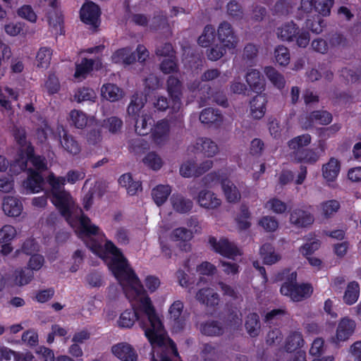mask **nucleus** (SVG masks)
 I'll list each match as a JSON object with an SVG mask.
<instances>
[{
    "label": "nucleus",
    "mask_w": 361,
    "mask_h": 361,
    "mask_svg": "<svg viewBox=\"0 0 361 361\" xmlns=\"http://www.w3.org/2000/svg\"><path fill=\"white\" fill-rule=\"evenodd\" d=\"M16 99L17 94L12 89H0V104L6 109H11L10 99Z\"/></svg>",
    "instance_id": "nucleus-55"
},
{
    "label": "nucleus",
    "mask_w": 361,
    "mask_h": 361,
    "mask_svg": "<svg viewBox=\"0 0 361 361\" xmlns=\"http://www.w3.org/2000/svg\"><path fill=\"white\" fill-rule=\"evenodd\" d=\"M194 147L208 157H212L219 152V147L216 142L206 137L197 140Z\"/></svg>",
    "instance_id": "nucleus-26"
},
{
    "label": "nucleus",
    "mask_w": 361,
    "mask_h": 361,
    "mask_svg": "<svg viewBox=\"0 0 361 361\" xmlns=\"http://www.w3.org/2000/svg\"><path fill=\"white\" fill-rule=\"evenodd\" d=\"M333 4L334 0H314V8L322 16H327L330 14Z\"/></svg>",
    "instance_id": "nucleus-59"
},
{
    "label": "nucleus",
    "mask_w": 361,
    "mask_h": 361,
    "mask_svg": "<svg viewBox=\"0 0 361 361\" xmlns=\"http://www.w3.org/2000/svg\"><path fill=\"white\" fill-rule=\"evenodd\" d=\"M320 156L318 152L312 149H305L294 152L291 155V158L296 162L314 164L319 159Z\"/></svg>",
    "instance_id": "nucleus-22"
},
{
    "label": "nucleus",
    "mask_w": 361,
    "mask_h": 361,
    "mask_svg": "<svg viewBox=\"0 0 361 361\" xmlns=\"http://www.w3.org/2000/svg\"><path fill=\"white\" fill-rule=\"evenodd\" d=\"M321 214L328 219L334 216L340 209V203L336 200L324 201L319 206Z\"/></svg>",
    "instance_id": "nucleus-40"
},
{
    "label": "nucleus",
    "mask_w": 361,
    "mask_h": 361,
    "mask_svg": "<svg viewBox=\"0 0 361 361\" xmlns=\"http://www.w3.org/2000/svg\"><path fill=\"white\" fill-rule=\"evenodd\" d=\"M214 39V28L211 25L205 26L202 34L198 38V44L203 47H208Z\"/></svg>",
    "instance_id": "nucleus-58"
},
{
    "label": "nucleus",
    "mask_w": 361,
    "mask_h": 361,
    "mask_svg": "<svg viewBox=\"0 0 361 361\" xmlns=\"http://www.w3.org/2000/svg\"><path fill=\"white\" fill-rule=\"evenodd\" d=\"M111 352L120 361H137L138 359L133 347L126 342L114 345L111 347Z\"/></svg>",
    "instance_id": "nucleus-11"
},
{
    "label": "nucleus",
    "mask_w": 361,
    "mask_h": 361,
    "mask_svg": "<svg viewBox=\"0 0 361 361\" xmlns=\"http://www.w3.org/2000/svg\"><path fill=\"white\" fill-rule=\"evenodd\" d=\"M298 27L293 22H288L278 27L276 31L277 37L283 41H293L298 33Z\"/></svg>",
    "instance_id": "nucleus-31"
},
{
    "label": "nucleus",
    "mask_w": 361,
    "mask_h": 361,
    "mask_svg": "<svg viewBox=\"0 0 361 361\" xmlns=\"http://www.w3.org/2000/svg\"><path fill=\"white\" fill-rule=\"evenodd\" d=\"M193 238V231L185 227H178L173 229L169 235L171 241L175 242L177 245L185 252L191 250L190 245L188 243Z\"/></svg>",
    "instance_id": "nucleus-10"
},
{
    "label": "nucleus",
    "mask_w": 361,
    "mask_h": 361,
    "mask_svg": "<svg viewBox=\"0 0 361 361\" xmlns=\"http://www.w3.org/2000/svg\"><path fill=\"white\" fill-rule=\"evenodd\" d=\"M313 221L312 215L301 209H293L290 215V224L298 228L307 226L312 224Z\"/></svg>",
    "instance_id": "nucleus-20"
},
{
    "label": "nucleus",
    "mask_w": 361,
    "mask_h": 361,
    "mask_svg": "<svg viewBox=\"0 0 361 361\" xmlns=\"http://www.w3.org/2000/svg\"><path fill=\"white\" fill-rule=\"evenodd\" d=\"M360 288L357 283L350 282L345 291L343 300L348 305H353L359 298Z\"/></svg>",
    "instance_id": "nucleus-43"
},
{
    "label": "nucleus",
    "mask_w": 361,
    "mask_h": 361,
    "mask_svg": "<svg viewBox=\"0 0 361 361\" xmlns=\"http://www.w3.org/2000/svg\"><path fill=\"white\" fill-rule=\"evenodd\" d=\"M17 231L14 226L5 225L0 229V243H8L16 236Z\"/></svg>",
    "instance_id": "nucleus-62"
},
{
    "label": "nucleus",
    "mask_w": 361,
    "mask_h": 361,
    "mask_svg": "<svg viewBox=\"0 0 361 361\" xmlns=\"http://www.w3.org/2000/svg\"><path fill=\"white\" fill-rule=\"evenodd\" d=\"M217 37L221 44L228 49H234L239 42L231 24L226 21L221 23L218 26Z\"/></svg>",
    "instance_id": "nucleus-7"
},
{
    "label": "nucleus",
    "mask_w": 361,
    "mask_h": 361,
    "mask_svg": "<svg viewBox=\"0 0 361 361\" xmlns=\"http://www.w3.org/2000/svg\"><path fill=\"white\" fill-rule=\"evenodd\" d=\"M309 122H302L303 128L307 129L314 124L327 125L332 121L331 115L326 111H317L310 114Z\"/></svg>",
    "instance_id": "nucleus-29"
},
{
    "label": "nucleus",
    "mask_w": 361,
    "mask_h": 361,
    "mask_svg": "<svg viewBox=\"0 0 361 361\" xmlns=\"http://www.w3.org/2000/svg\"><path fill=\"white\" fill-rule=\"evenodd\" d=\"M52 51L47 47H42L36 56L37 66L41 68H47L50 64Z\"/></svg>",
    "instance_id": "nucleus-50"
},
{
    "label": "nucleus",
    "mask_w": 361,
    "mask_h": 361,
    "mask_svg": "<svg viewBox=\"0 0 361 361\" xmlns=\"http://www.w3.org/2000/svg\"><path fill=\"white\" fill-rule=\"evenodd\" d=\"M180 173L185 178L197 176V170L194 160H188L183 162L180 168Z\"/></svg>",
    "instance_id": "nucleus-60"
},
{
    "label": "nucleus",
    "mask_w": 361,
    "mask_h": 361,
    "mask_svg": "<svg viewBox=\"0 0 361 361\" xmlns=\"http://www.w3.org/2000/svg\"><path fill=\"white\" fill-rule=\"evenodd\" d=\"M75 99L80 103L84 102H94L97 99L96 92L91 88L82 87L78 89L74 94Z\"/></svg>",
    "instance_id": "nucleus-48"
},
{
    "label": "nucleus",
    "mask_w": 361,
    "mask_h": 361,
    "mask_svg": "<svg viewBox=\"0 0 361 361\" xmlns=\"http://www.w3.org/2000/svg\"><path fill=\"white\" fill-rule=\"evenodd\" d=\"M276 61L280 66H286L290 62V54L288 49L284 46H279L274 51Z\"/></svg>",
    "instance_id": "nucleus-57"
},
{
    "label": "nucleus",
    "mask_w": 361,
    "mask_h": 361,
    "mask_svg": "<svg viewBox=\"0 0 361 361\" xmlns=\"http://www.w3.org/2000/svg\"><path fill=\"white\" fill-rule=\"evenodd\" d=\"M127 11L128 13V19L130 22L140 26H146L149 24V20L148 18L142 13H136L133 4H128Z\"/></svg>",
    "instance_id": "nucleus-44"
},
{
    "label": "nucleus",
    "mask_w": 361,
    "mask_h": 361,
    "mask_svg": "<svg viewBox=\"0 0 361 361\" xmlns=\"http://www.w3.org/2000/svg\"><path fill=\"white\" fill-rule=\"evenodd\" d=\"M312 137L309 134H303L295 137L288 141V145L290 149H294L295 152L302 149V147H306L311 143Z\"/></svg>",
    "instance_id": "nucleus-52"
},
{
    "label": "nucleus",
    "mask_w": 361,
    "mask_h": 361,
    "mask_svg": "<svg viewBox=\"0 0 361 361\" xmlns=\"http://www.w3.org/2000/svg\"><path fill=\"white\" fill-rule=\"evenodd\" d=\"M183 303L180 300H176L169 309V320L175 332L183 330L187 324V317L183 313Z\"/></svg>",
    "instance_id": "nucleus-5"
},
{
    "label": "nucleus",
    "mask_w": 361,
    "mask_h": 361,
    "mask_svg": "<svg viewBox=\"0 0 361 361\" xmlns=\"http://www.w3.org/2000/svg\"><path fill=\"white\" fill-rule=\"evenodd\" d=\"M259 253L267 264H275L281 258V255L276 252L272 245L269 243H265L261 247Z\"/></svg>",
    "instance_id": "nucleus-34"
},
{
    "label": "nucleus",
    "mask_w": 361,
    "mask_h": 361,
    "mask_svg": "<svg viewBox=\"0 0 361 361\" xmlns=\"http://www.w3.org/2000/svg\"><path fill=\"white\" fill-rule=\"evenodd\" d=\"M84 178V172L70 171L66 175V179L51 173L47 180L50 186L52 203L59 209L86 246L93 253L104 255L100 247H104V244L109 240L98 226L92 224L90 219L82 214L81 209L75 204L71 195L63 189L66 182L74 184Z\"/></svg>",
    "instance_id": "nucleus-1"
},
{
    "label": "nucleus",
    "mask_w": 361,
    "mask_h": 361,
    "mask_svg": "<svg viewBox=\"0 0 361 361\" xmlns=\"http://www.w3.org/2000/svg\"><path fill=\"white\" fill-rule=\"evenodd\" d=\"M245 328L251 336H256L259 333L260 325L259 316L255 313L250 314L245 321Z\"/></svg>",
    "instance_id": "nucleus-51"
},
{
    "label": "nucleus",
    "mask_w": 361,
    "mask_h": 361,
    "mask_svg": "<svg viewBox=\"0 0 361 361\" xmlns=\"http://www.w3.org/2000/svg\"><path fill=\"white\" fill-rule=\"evenodd\" d=\"M15 140L20 147V158L11 165V171L14 173H18L24 171L29 161L35 169L42 171L46 169V163L44 158L33 154V148L26 140L25 131L23 128H16L13 133Z\"/></svg>",
    "instance_id": "nucleus-2"
},
{
    "label": "nucleus",
    "mask_w": 361,
    "mask_h": 361,
    "mask_svg": "<svg viewBox=\"0 0 361 361\" xmlns=\"http://www.w3.org/2000/svg\"><path fill=\"white\" fill-rule=\"evenodd\" d=\"M147 102L146 95L142 93L135 94L130 100V102L127 108L128 114L135 118L140 114H142V109Z\"/></svg>",
    "instance_id": "nucleus-25"
},
{
    "label": "nucleus",
    "mask_w": 361,
    "mask_h": 361,
    "mask_svg": "<svg viewBox=\"0 0 361 361\" xmlns=\"http://www.w3.org/2000/svg\"><path fill=\"white\" fill-rule=\"evenodd\" d=\"M59 137H60V143L61 147L68 153L75 155L80 152V146L78 142L67 133L62 128H57Z\"/></svg>",
    "instance_id": "nucleus-17"
},
{
    "label": "nucleus",
    "mask_w": 361,
    "mask_h": 361,
    "mask_svg": "<svg viewBox=\"0 0 361 361\" xmlns=\"http://www.w3.org/2000/svg\"><path fill=\"white\" fill-rule=\"evenodd\" d=\"M103 125L110 133H116L121 130L123 121L116 116H111L104 120Z\"/></svg>",
    "instance_id": "nucleus-61"
},
{
    "label": "nucleus",
    "mask_w": 361,
    "mask_h": 361,
    "mask_svg": "<svg viewBox=\"0 0 361 361\" xmlns=\"http://www.w3.org/2000/svg\"><path fill=\"white\" fill-rule=\"evenodd\" d=\"M200 331L204 335L213 336L221 335L224 328L218 322L208 321L201 324Z\"/></svg>",
    "instance_id": "nucleus-41"
},
{
    "label": "nucleus",
    "mask_w": 361,
    "mask_h": 361,
    "mask_svg": "<svg viewBox=\"0 0 361 361\" xmlns=\"http://www.w3.org/2000/svg\"><path fill=\"white\" fill-rule=\"evenodd\" d=\"M2 209L7 216L16 217L20 215L23 211V204L18 198L7 197L4 200Z\"/></svg>",
    "instance_id": "nucleus-24"
},
{
    "label": "nucleus",
    "mask_w": 361,
    "mask_h": 361,
    "mask_svg": "<svg viewBox=\"0 0 361 361\" xmlns=\"http://www.w3.org/2000/svg\"><path fill=\"white\" fill-rule=\"evenodd\" d=\"M94 120V116L89 118L85 113L80 110L74 109L70 113V121L71 124L79 129L85 128L89 121Z\"/></svg>",
    "instance_id": "nucleus-33"
},
{
    "label": "nucleus",
    "mask_w": 361,
    "mask_h": 361,
    "mask_svg": "<svg viewBox=\"0 0 361 361\" xmlns=\"http://www.w3.org/2000/svg\"><path fill=\"white\" fill-rule=\"evenodd\" d=\"M34 275L30 271H26L22 268L16 269L6 281H4L0 275V290L5 285L9 286H24L30 283Z\"/></svg>",
    "instance_id": "nucleus-8"
},
{
    "label": "nucleus",
    "mask_w": 361,
    "mask_h": 361,
    "mask_svg": "<svg viewBox=\"0 0 361 361\" xmlns=\"http://www.w3.org/2000/svg\"><path fill=\"white\" fill-rule=\"evenodd\" d=\"M209 244L214 252L228 258L235 259V257L241 255L240 250L227 238H220L217 239L215 237H209Z\"/></svg>",
    "instance_id": "nucleus-4"
},
{
    "label": "nucleus",
    "mask_w": 361,
    "mask_h": 361,
    "mask_svg": "<svg viewBox=\"0 0 361 361\" xmlns=\"http://www.w3.org/2000/svg\"><path fill=\"white\" fill-rule=\"evenodd\" d=\"M264 73L266 74L270 82L277 88L281 89L285 85V80L283 76L279 73L273 67H266L264 68Z\"/></svg>",
    "instance_id": "nucleus-45"
},
{
    "label": "nucleus",
    "mask_w": 361,
    "mask_h": 361,
    "mask_svg": "<svg viewBox=\"0 0 361 361\" xmlns=\"http://www.w3.org/2000/svg\"><path fill=\"white\" fill-rule=\"evenodd\" d=\"M260 226L267 232H274L279 227V222L274 216H264L258 221Z\"/></svg>",
    "instance_id": "nucleus-54"
},
{
    "label": "nucleus",
    "mask_w": 361,
    "mask_h": 361,
    "mask_svg": "<svg viewBox=\"0 0 361 361\" xmlns=\"http://www.w3.org/2000/svg\"><path fill=\"white\" fill-rule=\"evenodd\" d=\"M171 192L169 185H160L153 189L152 195L155 203L160 206L166 202Z\"/></svg>",
    "instance_id": "nucleus-39"
},
{
    "label": "nucleus",
    "mask_w": 361,
    "mask_h": 361,
    "mask_svg": "<svg viewBox=\"0 0 361 361\" xmlns=\"http://www.w3.org/2000/svg\"><path fill=\"white\" fill-rule=\"evenodd\" d=\"M264 208L276 214H282L287 209V205L281 200L272 197L267 200L264 205Z\"/></svg>",
    "instance_id": "nucleus-53"
},
{
    "label": "nucleus",
    "mask_w": 361,
    "mask_h": 361,
    "mask_svg": "<svg viewBox=\"0 0 361 361\" xmlns=\"http://www.w3.org/2000/svg\"><path fill=\"white\" fill-rule=\"evenodd\" d=\"M80 16L84 23L97 27L99 21L100 9L94 3L87 1L82 5Z\"/></svg>",
    "instance_id": "nucleus-9"
},
{
    "label": "nucleus",
    "mask_w": 361,
    "mask_h": 361,
    "mask_svg": "<svg viewBox=\"0 0 361 361\" xmlns=\"http://www.w3.org/2000/svg\"><path fill=\"white\" fill-rule=\"evenodd\" d=\"M28 171L29 175L24 181L23 186L27 192L37 193L43 189L44 179L39 173L32 169H28Z\"/></svg>",
    "instance_id": "nucleus-18"
},
{
    "label": "nucleus",
    "mask_w": 361,
    "mask_h": 361,
    "mask_svg": "<svg viewBox=\"0 0 361 361\" xmlns=\"http://www.w3.org/2000/svg\"><path fill=\"white\" fill-rule=\"evenodd\" d=\"M137 116V118H135V131L141 135H147L152 126V118L151 115L143 110L142 114Z\"/></svg>",
    "instance_id": "nucleus-32"
},
{
    "label": "nucleus",
    "mask_w": 361,
    "mask_h": 361,
    "mask_svg": "<svg viewBox=\"0 0 361 361\" xmlns=\"http://www.w3.org/2000/svg\"><path fill=\"white\" fill-rule=\"evenodd\" d=\"M251 214L249 209L245 206L240 207V213L235 218L237 226L240 230H245L250 228L251 226L250 223Z\"/></svg>",
    "instance_id": "nucleus-46"
},
{
    "label": "nucleus",
    "mask_w": 361,
    "mask_h": 361,
    "mask_svg": "<svg viewBox=\"0 0 361 361\" xmlns=\"http://www.w3.org/2000/svg\"><path fill=\"white\" fill-rule=\"evenodd\" d=\"M167 90L171 99L173 111H178L181 107L180 95L181 85L180 81L173 77H170L167 81Z\"/></svg>",
    "instance_id": "nucleus-14"
},
{
    "label": "nucleus",
    "mask_w": 361,
    "mask_h": 361,
    "mask_svg": "<svg viewBox=\"0 0 361 361\" xmlns=\"http://www.w3.org/2000/svg\"><path fill=\"white\" fill-rule=\"evenodd\" d=\"M304 345V340L300 332L295 331L291 333L287 338L286 343V350L287 351H293Z\"/></svg>",
    "instance_id": "nucleus-49"
},
{
    "label": "nucleus",
    "mask_w": 361,
    "mask_h": 361,
    "mask_svg": "<svg viewBox=\"0 0 361 361\" xmlns=\"http://www.w3.org/2000/svg\"><path fill=\"white\" fill-rule=\"evenodd\" d=\"M24 27V23L13 20H7L3 25L5 33L10 37L25 35Z\"/></svg>",
    "instance_id": "nucleus-36"
},
{
    "label": "nucleus",
    "mask_w": 361,
    "mask_h": 361,
    "mask_svg": "<svg viewBox=\"0 0 361 361\" xmlns=\"http://www.w3.org/2000/svg\"><path fill=\"white\" fill-rule=\"evenodd\" d=\"M198 204L207 209H214L219 207L221 204V200L212 191L209 190H202L195 197Z\"/></svg>",
    "instance_id": "nucleus-13"
},
{
    "label": "nucleus",
    "mask_w": 361,
    "mask_h": 361,
    "mask_svg": "<svg viewBox=\"0 0 361 361\" xmlns=\"http://www.w3.org/2000/svg\"><path fill=\"white\" fill-rule=\"evenodd\" d=\"M219 180H221V189L226 200L230 203H236L240 201L241 195L237 185L228 179H224L219 176Z\"/></svg>",
    "instance_id": "nucleus-16"
},
{
    "label": "nucleus",
    "mask_w": 361,
    "mask_h": 361,
    "mask_svg": "<svg viewBox=\"0 0 361 361\" xmlns=\"http://www.w3.org/2000/svg\"><path fill=\"white\" fill-rule=\"evenodd\" d=\"M245 78L247 85L253 91L262 92L264 89V80L258 70H249Z\"/></svg>",
    "instance_id": "nucleus-27"
},
{
    "label": "nucleus",
    "mask_w": 361,
    "mask_h": 361,
    "mask_svg": "<svg viewBox=\"0 0 361 361\" xmlns=\"http://www.w3.org/2000/svg\"><path fill=\"white\" fill-rule=\"evenodd\" d=\"M173 208L178 212L185 213L192 207V202L190 200L185 199L179 195H173L171 197Z\"/></svg>",
    "instance_id": "nucleus-37"
},
{
    "label": "nucleus",
    "mask_w": 361,
    "mask_h": 361,
    "mask_svg": "<svg viewBox=\"0 0 361 361\" xmlns=\"http://www.w3.org/2000/svg\"><path fill=\"white\" fill-rule=\"evenodd\" d=\"M196 299L203 304L213 306L218 304L219 296L210 288H201L196 294Z\"/></svg>",
    "instance_id": "nucleus-35"
},
{
    "label": "nucleus",
    "mask_w": 361,
    "mask_h": 361,
    "mask_svg": "<svg viewBox=\"0 0 361 361\" xmlns=\"http://www.w3.org/2000/svg\"><path fill=\"white\" fill-rule=\"evenodd\" d=\"M341 171V163L338 159L331 157L322 166V174L325 181L330 184L334 182Z\"/></svg>",
    "instance_id": "nucleus-15"
},
{
    "label": "nucleus",
    "mask_w": 361,
    "mask_h": 361,
    "mask_svg": "<svg viewBox=\"0 0 361 361\" xmlns=\"http://www.w3.org/2000/svg\"><path fill=\"white\" fill-rule=\"evenodd\" d=\"M160 68L163 73L166 74L176 72L178 67L174 56L163 60L160 64Z\"/></svg>",
    "instance_id": "nucleus-64"
},
{
    "label": "nucleus",
    "mask_w": 361,
    "mask_h": 361,
    "mask_svg": "<svg viewBox=\"0 0 361 361\" xmlns=\"http://www.w3.org/2000/svg\"><path fill=\"white\" fill-rule=\"evenodd\" d=\"M99 61H94L92 59H83L80 63L76 66L74 77L78 80L84 79L86 75L94 68L99 69L101 67Z\"/></svg>",
    "instance_id": "nucleus-28"
},
{
    "label": "nucleus",
    "mask_w": 361,
    "mask_h": 361,
    "mask_svg": "<svg viewBox=\"0 0 361 361\" xmlns=\"http://www.w3.org/2000/svg\"><path fill=\"white\" fill-rule=\"evenodd\" d=\"M320 247V243L317 239H310L299 248L300 253L305 257H310Z\"/></svg>",
    "instance_id": "nucleus-56"
},
{
    "label": "nucleus",
    "mask_w": 361,
    "mask_h": 361,
    "mask_svg": "<svg viewBox=\"0 0 361 361\" xmlns=\"http://www.w3.org/2000/svg\"><path fill=\"white\" fill-rule=\"evenodd\" d=\"M17 13L19 17L31 23H35L37 18L35 12L29 5H24L19 8L17 11Z\"/></svg>",
    "instance_id": "nucleus-63"
},
{
    "label": "nucleus",
    "mask_w": 361,
    "mask_h": 361,
    "mask_svg": "<svg viewBox=\"0 0 361 361\" xmlns=\"http://www.w3.org/2000/svg\"><path fill=\"white\" fill-rule=\"evenodd\" d=\"M152 138L157 145L165 144L169 137L170 124L168 120L162 119L159 121L154 126L151 128Z\"/></svg>",
    "instance_id": "nucleus-12"
},
{
    "label": "nucleus",
    "mask_w": 361,
    "mask_h": 361,
    "mask_svg": "<svg viewBox=\"0 0 361 361\" xmlns=\"http://www.w3.org/2000/svg\"><path fill=\"white\" fill-rule=\"evenodd\" d=\"M142 160L147 167L154 171L159 170L163 165L162 159L154 152H148Z\"/></svg>",
    "instance_id": "nucleus-42"
},
{
    "label": "nucleus",
    "mask_w": 361,
    "mask_h": 361,
    "mask_svg": "<svg viewBox=\"0 0 361 361\" xmlns=\"http://www.w3.org/2000/svg\"><path fill=\"white\" fill-rule=\"evenodd\" d=\"M124 95L123 90L116 85L106 83L101 87L102 97L110 102H118L121 100Z\"/></svg>",
    "instance_id": "nucleus-21"
},
{
    "label": "nucleus",
    "mask_w": 361,
    "mask_h": 361,
    "mask_svg": "<svg viewBox=\"0 0 361 361\" xmlns=\"http://www.w3.org/2000/svg\"><path fill=\"white\" fill-rule=\"evenodd\" d=\"M287 270L283 272V278L287 279L281 288V293L282 295L288 296L293 301H300L303 299L309 298L312 292L313 288L309 283H302L297 285L295 281L297 279V273Z\"/></svg>",
    "instance_id": "nucleus-3"
},
{
    "label": "nucleus",
    "mask_w": 361,
    "mask_h": 361,
    "mask_svg": "<svg viewBox=\"0 0 361 361\" xmlns=\"http://www.w3.org/2000/svg\"><path fill=\"white\" fill-rule=\"evenodd\" d=\"M222 119V115L219 111L211 108L204 109L200 116V121L207 124L218 123L221 122Z\"/></svg>",
    "instance_id": "nucleus-38"
},
{
    "label": "nucleus",
    "mask_w": 361,
    "mask_h": 361,
    "mask_svg": "<svg viewBox=\"0 0 361 361\" xmlns=\"http://www.w3.org/2000/svg\"><path fill=\"white\" fill-rule=\"evenodd\" d=\"M355 326L354 320L348 317L343 318L339 321L336 334L331 337V342L339 345L341 342L346 341L353 334Z\"/></svg>",
    "instance_id": "nucleus-6"
},
{
    "label": "nucleus",
    "mask_w": 361,
    "mask_h": 361,
    "mask_svg": "<svg viewBox=\"0 0 361 361\" xmlns=\"http://www.w3.org/2000/svg\"><path fill=\"white\" fill-rule=\"evenodd\" d=\"M197 92L203 104L212 100L221 106H226L227 105V99L225 95L219 93L214 94L209 87L204 85Z\"/></svg>",
    "instance_id": "nucleus-23"
},
{
    "label": "nucleus",
    "mask_w": 361,
    "mask_h": 361,
    "mask_svg": "<svg viewBox=\"0 0 361 361\" xmlns=\"http://www.w3.org/2000/svg\"><path fill=\"white\" fill-rule=\"evenodd\" d=\"M267 98L259 94L252 99L250 102V114L255 119L262 118L266 112Z\"/></svg>",
    "instance_id": "nucleus-19"
},
{
    "label": "nucleus",
    "mask_w": 361,
    "mask_h": 361,
    "mask_svg": "<svg viewBox=\"0 0 361 361\" xmlns=\"http://www.w3.org/2000/svg\"><path fill=\"white\" fill-rule=\"evenodd\" d=\"M111 60L116 63L130 65L135 61V56L132 49L126 47L116 51L111 56Z\"/></svg>",
    "instance_id": "nucleus-30"
},
{
    "label": "nucleus",
    "mask_w": 361,
    "mask_h": 361,
    "mask_svg": "<svg viewBox=\"0 0 361 361\" xmlns=\"http://www.w3.org/2000/svg\"><path fill=\"white\" fill-rule=\"evenodd\" d=\"M49 24L55 34H62L63 16L61 11H56L49 14Z\"/></svg>",
    "instance_id": "nucleus-47"
}]
</instances>
